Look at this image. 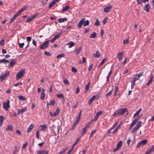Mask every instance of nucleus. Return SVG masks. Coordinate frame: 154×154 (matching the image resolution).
<instances>
[{
	"label": "nucleus",
	"instance_id": "obj_17",
	"mask_svg": "<svg viewBox=\"0 0 154 154\" xmlns=\"http://www.w3.org/2000/svg\"><path fill=\"white\" fill-rule=\"evenodd\" d=\"M154 76L152 74L151 75L150 79L149 80L147 84V86H149V85L153 81Z\"/></svg>",
	"mask_w": 154,
	"mask_h": 154
},
{
	"label": "nucleus",
	"instance_id": "obj_64",
	"mask_svg": "<svg viewBox=\"0 0 154 154\" xmlns=\"http://www.w3.org/2000/svg\"><path fill=\"white\" fill-rule=\"evenodd\" d=\"M72 71L74 72H76L77 71V69L73 67L72 68Z\"/></svg>",
	"mask_w": 154,
	"mask_h": 154
},
{
	"label": "nucleus",
	"instance_id": "obj_3",
	"mask_svg": "<svg viewBox=\"0 0 154 154\" xmlns=\"http://www.w3.org/2000/svg\"><path fill=\"white\" fill-rule=\"evenodd\" d=\"M25 73L24 69H21L17 74L16 75V79L17 80H19L23 76L24 74Z\"/></svg>",
	"mask_w": 154,
	"mask_h": 154
},
{
	"label": "nucleus",
	"instance_id": "obj_57",
	"mask_svg": "<svg viewBox=\"0 0 154 154\" xmlns=\"http://www.w3.org/2000/svg\"><path fill=\"white\" fill-rule=\"evenodd\" d=\"M44 54L45 55L48 56H50L51 55V54L49 52L47 51H45L44 53Z\"/></svg>",
	"mask_w": 154,
	"mask_h": 154
},
{
	"label": "nucleus",
	"instance_id": "obj_38",
	"mask_svg": "<svg viewBox=\"0 0 154 154\" xmlns=\"http://www.w3.org/2000/svg\"><path fill=\"white\" fill-rule=\"evenodd\" d=\"M136 81L133 80L131 81V89H133L134 86L135 82Z\"/></svg>",
	"mask_w": 154,
	"mask_h": 154
},
{
	"label": "nucleus",
	"instance_id": "obj_62",
	"mask_svg": "<svg viewBox=\"0 0 154 154\" xmlns=\"http://www.w3.org/2000/svg\"><path fill=\"white\" fill-rule=\"evenodd\" d=\"M15 150L13 151V154H15L16 152L17 151V146H14Z\"/></svg>",
	"mask_w": 154,
	"mask_h": 154
},
{
	"label": "nucleus",
	"instance_id": "obj_34",
	"mask_svg": "<svg viewBox=\"0 0 154 154\" xmlns=\"http://www.w3.org/2000/svg\"><path fill=\"white\" fill-rule=\"evenodd\" d=\"M97 35V34L95 32H94L90 36V38H94Z\"/></svg>",
	"mask_w": 154,
	"mask_h": 154
},
{
	"label": "nucleus",
	"instance_id": "obj_48",
	"mask_svg": "<svg viewBox=\"0 0 154 154\" xmlns=\"http://www.w3.org/2000/svg\"><path fill=\"white\" fill-rule=\"evenodd\" d=\"M141 124H142L141 122V121H140L138 122L137 124L136 125V126L138 128H139L141 126Z\"/></svg>",
	"mask_w": 154,
	"mask_h": 154
},
{
	"label": "nucleus",
	"instance_id": "obj_23",
	"mask_svg": "<svg viewBox=\"0 0 154 154\" xmlns=\"http://www.w3.org/2000/svg\"><path fill=\"white\" fill-rule=\"evenodd\" d=\"M40 127L41 130L43 131L47 128V126L45 124L43 125H40Z\"/></svg>",
	"mask_w": 154,
	"mask_h": 154
},
{
	"label": "nucleus",
	"instance_id": "obj_43",
	"mask_svg": "<svg viewBox=\"0 0 154 154\" xmlns=\"http://www.w3.org/2000/svg\"><path fill=\"white\" fill-rule=\"evenodd\" d=\"M82 110H81L80 111V112H79V115L78 116L77 118V119L78 120H80V118H81V116L82 115Z\"/></svg>",
	"mask_w": 154,
	"mask_h": 154
},
{
	"label": "nucleus",
	"instance_id": "obj_4",
	"mask_svg": "<svg viewBox=\"0 0 154 154\" xmlns=\"http://www.w3.org/2000/svg\"><path fill=\"white\" fill-rule=\"evenodd\" d=\"M3 108L6 110H8L10 107V101L8 100L7 102H4L3 104Z\"/></svg>",
	"mask_w": 154,
	"mask_h": 154
},
{
	"label": "nucleus",
	"instance_id": "obj_28",
	"mask_svg": "<svg viewBox=\"0 0 154 154\" xmlns=\"http://www.w3.org/2000/svg\"><path fill=\"white\" fill-rule=\"evenodd\" d=\"M17 61L16 60H12L9 63V66L11 67L13 66L14 64L16 63Z\"/></svg>",
	"mask_w": 154,
	"mask_h": 154
},
{
	"label": "nucleus",
	"instance_id": "obj_7",
	"mask_svg": "<svg viewBox=\"0 0 154 154\" xmlns=\"http://www.w3.org/2000/svg\"><path fill=\"white\" fill-rule=\"evenodd\" d=\"M122 141H119L117 144L116 147L113 150V152H115L119 150L122 146Z\"/></svg>",
	"mask_w": 154,
	"mask_h": 154
},
{
	"label": "nucleus",
	"instance_id": "obj_1",
	"mask_svg": "<svg viewBox=\"0 0 154 154\" xmlns=\"http://www.w3.org/2000/svg\"><path fill=\"white\" fill-rule=\"evenodd\" d=\"M127 109L126 108L116 110L114 112L113 116L117 115V116H120L124 114L126 111Z\"/></svg>",
	"mask_w": 154,
	"mask_h": 154
},
{
	"label": "nucleus",
	"instance_id": "obj_10",
	"mask_svg": "<svg viewBox=\"0 0 154 154\" xmlns=\"http://www.w3.org/2000/svg\"><path fill=\"white\" fill-rule=\"evenodd\" d=\"M28 7L27 5L23 7L17 13L19 16L21 13L23 12Z\"/></svg>",
	"mask_w": 154,
	"mask_h": 154
},
{
	"label": "nucleus",
	"instance_id": "obj_30",
	"mask_svg": "<svg viewBox=\"0 0 154 154\" xmlns=\"http://www.w3.org/2000/svg\"><path fill=\"white\" fill-rule=\"evenodd\" d=\"M90 82H88V84L86 85L85 86V93H86L87 91L88 90L90 87Z\"/></svg>",
	"mask_w": 154,
	"mask_h": 154
},
{
	"label": "nucleus",
	"instance_id": "obj_13",
	"mask_svg": "<svg viewBox=\"0 0 154 154\" xmlns=\"http://www.w3.org/2000/svg\"><path fill=\"white\" fill-rule=\"evenodd\" d=\"M27 109L26 107H24L23 108H22L20 109H18L17 110V114L19 115L21 113L23 112H24L27 111Z\"/></svg>",
	"mask_w": 154,
	"mask_h": 154
},
{
	"label": "nucleus",
	"instance_id": "obj_49",
	"mask_svg": "<svg viewBox=\"0 0 154 154\" xmlns=\"http://www.w3.org/2000/svg\"><path fill=\"white\" fill-rule=\"evenodd\" d=\"M45 150H39L37 152V154H43L45 152Z\"/></svg>",
	"mask_w": 154,
	"mask_h": 154
},
{
	"label": "nucleus",
	"instance_id": "obj_24",
	"mask_svg": "<svg viewBox=\"0 0 154 154\" xmlns=\"http://www.w3.org/2000/svg\"><path fill=\"white\" fill-rule=\"evenodd\" d=\"M67 20V19L66 18H63L59 19L58 20V22L59 23H61L65 22Z\"/></svg>",
	"mask_w": 154,
	"mask_h": 154
},
{
	"label": "nucleus",
	"instance_id": "obj_32",
	"mask_svg": "<svg viewBox=\"0 0 154 154\" xmlns=\"http://www.w3.org/2000/svg\"><path fill=\"white\" fill-rule=\"evenodd\" d=\"M56 131L57 133H59V132L60 130V127L59 125H58L57 128L56 127H54V128H53Z\"/></svg>",
	"mask_w": 154,
	"mask_h": 154
},
{
	"label": "nucleus",
	"instance_id": "obj_52",
	"mask_svg": "<svg viewBox=\"0 0 154 154\" xmlns=\"http://www.w3.org/2000/svg\"><path fill=\"white\" fill-rule=\"evenodd\" d=\"M140 78V77L139 76H138L137 75H136L135 77L132 80L135 81H136L138 80Z\"/></svg>",
	"mask_w": 154,
	"mask_h": 154
},
{
	"label": "nucleus",
	"instance_id": "obj_56",
	"mask_svg": "<svg viewBox=\"0 0 154 154\" xmlns=\"http://www.w3.org/2000/svg\"><path fill=\"white\" fill-rule=\"evenodd\" d=\"M129 43L128 39H124L123 40V43L124 44H127Z\"/></svg>",
	"mask_w": 154,
	"mask_h": 154
},
{
	"label": "nucleus",
	"instance_id": "obj_45",
	"mask_svg": "<svg viewBox=\"0 0 154 154\" xmlns=\"http://www.w3.org/2000/svg\"><path fill=\"white\" fill-rule=\"evenodd\" d=\"M79 120H78L76 119L75 122H74L73 128L75 127L79 123Z\"/></svg>",
	"mask_w": 154,
	"mask_h": 154
},
{
	"label": "nucleus",
	"instance_id": "obj_58",
	"mask_svg": "<svg viewBox=\"0 0 154 154\" xmlns=\"http://www.w3.org/2000/svg\"><path fill=\"white\" fill-rule=\"evenodd\" d=\"M32 17H30L28 18L27 20L26 21V22L27 23H28L32 21Z\"/></svg>",
	"mask_w": 154,
	"mask_h": 154
},
{
	"label": "nucleus",
	"instance_id": "obj_20",
	"mask_svg": "<svg viewBox=\"0 0 154 154\" xmlns=\"http://www.w3.org/2000/svg\"><path fill=\"white\" fill-rule=\"evenodd\" d=\"M34 126V125L33 124H31L29 127L27 128V133L30 132L31 130L33 128Z\"/></svg>",
	"mask_w": 154,
	"mask_h": 154
},
{
	"label": "nucleus",
	"instance_id": "obj_18",
	"mask_svg": "<svg viewBox=\"0 0 154 154\" xmlns=\"http://www.w3.org/2000/svg\"><path fill=\"white\" fill-rule=\"evenodd\" d=\"M93 56L94 58H98L100 56V54L98 51H97L96 53L94 54Z\"/></svg>",
	"mask_w": 154,
	"mask_h": 154
},
{
	"label": "nucleus",
	"instance_id": "obj_21",
	"mask_svg": "<svg viewBox=\"0 0 154 154\" xmlns=\"http://www.w3.org/2000/svg\"><path fill=\"white\" fill-rule=\"evenodd\" d=\"M18 16V14H14L13 17L11 18L10 19V23H11L13 22L14 20H15V19Z\"/></svg>",
	"mask_w": 154,
	"mask_h": 154
},
{
	"label": "nucleus",
	"instance_id": "obj_22",
	"mask_svg": "<svg viewBox=\"0 0 154 154\" xmlns=\"http://www.w3.org/2000/svg\"><path fill=\"white\" fill-rule=\"evenodd\" d=\"M5 119V118L3 116H0V126L3 124V122Z\"/></svg>",
	"mask_w": 154,
	"mask_h": 154
},
{
	"label": "nucleus",
	"instance_id": "obj_15",
	"mask_svg": "<svg viewBox=\"0 0 154 154\" xmlns=\"http://www.w3.org/2000/svg\"><path fill=\"white\" fill-rule=\"evenodd\" d=\"M112 8V6H107L104 8V11L105 12H109Z\"/></svg>",
	"mask_w": 154,
	"mask_h": 154
},
{
	"label": "nucleus",
	"instance_id": "obj_37",
	"mask_svg": "<svg viewBox=\"0 0 154 154\" xmlns=\"http://www.w3.org/2000/svg\"><path fill=\"white\" fill-rule=\"evenodd\" d=\"M56 96L58 98H63L64 100V97L63 95L62 94H58L56 95Z\"/></svg>",
	"mask_w": 154,
	"mask_h": 154
},
{
	"label": "nucleus",
	"instance_id": "obj_44",
	"mask_svg": "<svg viewBox=\"0 0 154 154\" xmlns=\"http://www.w3.org/2000/svg\"><path fill=\"white\" fill-rule=\"evenodd\" d=\"M100 22L98 21V19H96V21L94 23V25L96 26H97L100 25Z\"/></svg>",
	"mask_w": 154,
	"mask_h": 154
},
{
	"label": "nucleus",
	"instance_id": "obj_53",
	"mask_svg": "<svg viewBox=\"0 0 154 154\" xmlns=\"http://www.w3.org/2000/svg\"><path fill=\"white\" fill-rule=\"evenodd\" d=\"M55 104V101L54 100H50V104L54 106Z\"/></svg>",
	"mask_w": 154,
	"mask_h": 154
},
{
	"label": "nucleus",
	"instance_id": "obj_12",
	"mask_svg": "<svg viewBox=\"0 0 154 154\" xmlns=\"http://www.w3.org/2000/svg\"><path fill=\"white\" fill-rule=\"evenodd\" d=\"M102 113V112L101 111H100L98 112L95 115V118L94 119L92 120L93 121H96L98 118L99 116Z\"/></svg>",
	"mask_w": 154,
	"mask_h": 154
},
{
	"label": "nucleus",
	"instance_id": "obj_36",
	"mask_svg": "<svg viewBox=\"0 0 154 154\" xmlns=\"http://www.w3.org/2000/svg\"><path fill=\"white\" fill-rule=\"evenodd\" d=\"M67 45H69V48H71L73 46L75 45V44L73 42H71L67 44Z\"/></svg>",
	"mask_w": 154,
	"mask_h": 154
},
{
	"label": "nucleus",
	"instance_id": "obj_50",
	"mask_svg": "<svg viewBox=\"0 0 154 154\" xmlns=\"http://www.w3.org/2000/svg\"><path fill=\"white\" fill-rule=\"evenodd\" d=\"M138 128L136 126L134 127L132 129L131 133H134L135 131H136Z\"/></svg>",
	"mask_w": 154,
	"mask_h": 154
},
{
	"label": "nucleus",
	"instance_id": "obj_40",
	"mask_svg": "<svg viewBox=\"0 0 154 154\" xmlns=\"http://www.w3.org/2000/svg\"><path fill=\"white\" fill-rule=\"evenodd\" d=\"M65 55L63 54H61L57 55V58H61L63 57H64Z\"/></svg>",
	"mask_w": 154,
	"mask_h": 154
},
{
	"label": "nucleus",
	"instance_id": "obj_33",
	"mask_svg": "<svg viewBox=\"0 0 154 154\" xmlns=\"http://www.w3.org/2000/svg\"><path fill=\"white\" fill-rule=\"evenodd\" d=\"M89 21L88 20H87L86 21L85 20L84 22V24L83 25V26L85 27L86 26H88L89 25Z\"/></svg>",
	"mask_w": 154,
	"mask_h": 154
},
{
	"label": "nucleus",
	"instance_id": "obj_11",
	"mask_svg": "<svg viewBox=\"0 0 154 154\" xmlns=\"http://www.w3.org/2000/svg\"><path fill=\"white\" fill-rule=\"evenodd\" d=\"M124 52H119L117 54V56L119 60H121L124 56Z\"/></svg>",
	"mask_w": 154,
	"mask_h": 154
},
{
	"label": "nucleus",
	"instance_id": "obj_39",
	"mask_svg": "<svg viewBox=\"0 0 154 154\" xmlns=\"http://www.w3.org/2000/svg\"><path fill=\"white\" fill-rule=\"evenodd\" d=\"M113 91V89L112 88L111 90L108 93H107L106 94V97H108L112 93Z\"/></svg>",
	"mask_w": 154,
	"mask_h": 154
},
{
	"label": "nucleus",
	"instance_id": "obj_29",
	"mask_svg": "<svg viewBox=\"0 0 154 154\" xmlns=\"http://www.w3.org/2000/svg\"><path fill=\"white\" fill-rule=\"evenodd\" d=\"M106 61V58L103 59L101 61L100 63L98 66V68H100L103 64Z\"/></svg>",
	"mask_w": 154,
	"mask_h": 154
},
{
	"label": "nucleus",
	"instance_id": "obj_55",
	"mask_svg": "<svg viewBox=\"0 0 154 154\" xmlns=\"http://www.w3.org/2000/svg\"><path fill=\"white\" fill-rule=\"evenodd\" d=\"M55 5L54 2H53V1L52 2L50 3L49 5V8H51L53 6H54Z\"/></svg>",
	"mask_w": 154,
	"mask_h": 154
},
{
	"label": "nucleus",
	"instance_id": "obj_2",
	"mask_svg": "<svg viewBox=\"0 0 154 154\" xmlns=\"http://www.w3.org/2000/svg\"><path fill=\"white\" fill-rule=\"evenodd\" d=\"M93 121V120H91L90 122L88 123L82 129V136H83L84 134L87 131L88 129L89 128L91 125V122Z\"/></svg>",
	"mask_w": 154,
	"mask_h": 154
},
{
	"label": "nucleus",
	"instance_id": "obj_47",
	"mask_svg": "<svg viewBox=\"0 0 154 154\" xmlns=\"http://www.w3.org/2000/svg\"><path fill=\"white\" fill-rule=\"evenodd\" d=\"M49 113L51 116L53 117H55L58 115L55 112L54 113H52L51 112H50Z\"/></svg>",
	"mask_w": 154,
	"mask_h": 154
},
{
	"label": "nucleus",
	"instance_id": "obj_63",
	"mask_svg": "<svg viewBox=\"0 0 154 154\" xmlns=\"http://www.w3.org/2000/svg\"><path fill=\"white\" fill-rule=\"evenodd\" d=\"M24 45V43H19L18 44L20 48H22L23 47Z\"/></svg>",
	"mask_w": 154,
	"mask_h": 154
},
{
	"label": "nucleus",
	"instance_id": "obj_26",
	"mask_svg": "<svg viewBox=\"0 0 154 154\" xmlns=\"http://www.w3.org/2000/svg\"><path fill=\"white\" fill-rule=\"evenodd\" d=\"M18 98L21 100L25 101L26 100V98L22 95H19L18 96Z\"/></svg>",
	"mask_w": 154,
	"mask_h": 154
},
{
	"label": "nucleus",
	"instance_id": "obj_27",
	"mask_svg": "<svg viewBox=\"0 0 154 154\" xmlns=\"http://www.w3.org/2000/svg\"><path fill=\"white\" fill-rule=\"evenodd\" d=\"M148 0H137V2L138 5L140 4L143 2L145 3L146 2H148Z\"/></svg>",
	"mask_w": 154,
	"mask_h": 154
},
{
	"label": "nucleus",
	"instance_id": "obj_14",
	"mask_svg": "<svg viewBox=\"0 0 154 154\" xmlns=\"http://www.w3.org/2000/svg\"><path fill=\"white\" fill-rule=\"evenodd\" d=\"M96 98V96L94 95L91 98L88 100V104L89 105L91 104L92 102L95 100Z\"/></svg>",
	"mask_w": 154,
	"mask_h": 154
},
{
	"label": "nucleus",
	"instance_id": "obj_59",
	"mask_svg": "<svg viewBox=\"0 0 154 154\" xmlns=\"http://www.w3.org/2000/svg\"><path fill=\"white\" fill-rule=\"evenodd\" d=\"M38 15V14L37 13H35L34 15L31 16V17H32V20L34 19Z\"/></svg>",
	"mask_w": 154,
	"mask_h": 154
},
{
	"label": "nucleus",
	"instance_id": "obj_54",
	"mask_svg": "<svg viewBox=\"0 0 154 154\" xmlns=\"http://www.w3.org/2000/svg\"><path fill=\"white\" fill-rule=\"evenodd\" d=\"M118 86L116 87V89L114 92V96H115L116 95L117 92L118 91Z\"/></svg>",
	"mask_w": 154,
	"mask_h": 154
},
{
	"label": "nucleus",
	"instance_id": "obj_46",
	"mask_svg": "<svg viewBox=\"0 0 154 154\" xmlns=\"http://www.w3.org/2000/svg\"><path fill=\"white\" fill-rule=\"evenodd\" d=\"M5 40L2 39L0 41V45L1 46H3L5 45Z\"/></svg>",
	"mask_w": 154,
	"mask_h": 154
},
{
	"label": "nucleus",
	"instance_id": "obj_35",
	"mask_svg": "<svg viewBox=\"0 0 154 154\" xmlns=\"http://www.w3.org/2000/svg\"><path fill=\"white\" fill-rule=\"evenodd\" d=\"M82 48L80 47L79 48L77 49L76 50L75 52H76V55L80 53V52L82 50Z\"/></svg>",
	"mask_w": 154,
	"mask_h": 154
},
{
	"label": "nucleus",
	"instance_id": "obj_16",
	"mask_svg": "<svg viewBox=\"0 0 154 154\" xmlns=\"http://www.w3.org/2000/svg\"><path fill=\"white\" fill-rule=\"evenodd\" d=\"M45 90L44 89H43L42 91L41 96L40 97V99L42 100H43L45 97Z\"/></svg>",
	"mask_w": 154,
	"mask_h": 154
},
{
	"label": "nucleus",
	"instance_id": "obj_31",
	"mask_svg": "<svg viewBox=\"0 0 154 154\" xmlns=\"http://www.w3.org/2000/svg\"><path fill=\"white\" fill-rule=\"evenodd\" d=\"M13 128L12 126L10 125H8L6 130L7 131H12L13 130Z\"/></svg>",
	"mask_w": 154,
	"mask_h": 154
},
{
	"label": "nucleus",
	"instance_id": "obj_60",
	"mask_svg": "<svg viewBox=\"0 0 154 154\" xmlns=\"http://www.w3.org/2000/svg\"><path fill=\"white\" fill-rule=\"evenodd\" d=\"M63 82L65 84H69V82L68 81V80L67 79H64L63 80Z\"/></svg>",
	"mask_w": 154,
	"mask_h": 154
},
{
	"label": "nucleus",
	"instance_id": "obj_8",
	"mask_svg": "<svg viewBox=\"0 0 154 154\" xmlns=\"http://www.w3.org/2000/svg\"><path fill=\"white\" fill-rule=\"evenodd\" d=\"M147 142V140H142L140 142L138 143L136 146L137 148H138L140 147L141 146H144L146 145Z\"/></svg>",
	"mask_w": 154,
	"mask_h": 154
},
{
	"label": "nucleus",
	"instance_id": "obj_41",
	"mask_svg": "<svg viewBox=\"0 0 154 154\" xmlns=\"http://www.w3.org/2000/svg\"><path fill=\"white\" fill-rule=\"evenodd\" d=\"M69 8V6L68 5L66 6L64 8L62 9V11L63 12H65L66 10H68Z\"/></svg>",
	"mask_w": 154,
	"mask_h": 154
},
{
	"label": "nucleus",
	"instance_id": "obj_51",
	"mask_svg": "<svg viewBox=\"0 0 154 154\" xmlns=\"http://www.w3.org/2000/svg\"><path fill=\"white\" fill-rule=\"evenodd\" d=\"M79 140H80L79 138H78L77 139L76 141L73 144V145H72L73 147H74V146L78 143Z\"/></svg>",
	"mask_w": 154,
	"mask_h": 154
},
{
	"label": "nucleus",
	"instance_id": "obj_5",
	"mask_svg": "<svg viewBox=\"0 0 154 154\" xmlns=\"http://www.w3.org/2000/svg\"><path fill=\"white\" fill-rule=\"evenodd\" d=\"M49 42L50 41H46L43 44L41 45L40 48L41 50H43L47 48L48 46Z\"/></svg>",
	"mask_w": 154,
	"mask_h": 154
},
{
	"label": "nucleus",
	"instance_id": "obj_61",
	"mask_svg": "<svg viewBox=\"0 0 154 154\" xmlns=\"http://www.w3.org/2000/svg\"><path fill=\"white\" fill-rule=\"evenodd\" d=\"M67 150V148L65 149H63V150L62 151H61V152H60L58 153V154H63V153H64V152H65Z\"/></svg>",
	"mask_w": 154,
	"mask_h": 154
},
{
	"label": "nucleus",
	"instance_id": "obj_42",
	"mask_svg": "<svg viewBox=\"0 0 154 154\" xmlns=\"http://www.w3.org/2000/svg\"><path fill=\"white\" fill-rule=\"evenodd\" d=\"M61 35V34L60 33H59V34L56 35L54 38L56 40L57 39L59 38Z\"/></svg>",
	"mask_w": 154,
	"mask_h": 154
},
{
	"label": "nucleus",
	"instance_id": "obj_6",
	"mask_svg": "<svg viewBox=\"0 0 154 154\" xmlns=\"http://www.w3.org/2000/svg\"><path fill=\"white\" fill-rule=\"evenodd\" d=\"M10 74L9 71H7L5 74H2L0 76V81L2 82L5 78L8 76Z\"/></svg>",
	"mask_w": 154,
	"mask_h": 154
},
{
	"label": "nucleus",
	"instance_id": "obj_25",
	"mask_svg": "<svg viewBox=\"0 0 154 154\" xmlns=\"http://www.w3.org/2000/svg\"><path fill=\"white\" fill-rule=\"evenodd\" d=\"M154 151V145H153L152 147L148 150L146 152H147L148 154H150L151 152Z\"/></svg>",
	"mask_w": 154,
	"mask_h": 154
},
{
	"label": "nucleus",
	"instance_id": "obj_19",
	"mask_svg": "<svg viewBox=\"0 0 154 154\" xmlns=\"http://www.w3.org/2000/svg\"><path fill=\"white\" fill-rule=\"evenodd\" d=\"M150 9V6L148 4H145V5L144 10L146 11L147 12H148Z\"/></svg>",
	"mask_w": 154,
	"mask_h": 154
},
{
	"label": "nucleus",
	"instance_id": "obj_9",
	"mask_svg": "<svg viewBox=\"0 0 154 154\" xmlns=\"http://www.w3.org/2000/svg\"><path fill=\"white\" fill-rule=\"evenodd\" d=\"M85 19V18H83L79 21L77 25L78 28H80L82 27V25L84 24Z\"/></svg>",
	"mask_w": 154,
	"mask_h": 154
}]
</instances>
